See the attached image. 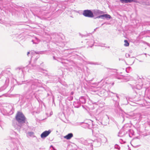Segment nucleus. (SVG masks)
Instances as JSON below:
<instances>
[{
    "label": "nucleus",
    "instance_id": "obj_1",
    "mask_svg": "<svg viewBox=\"0 0 150 150\" xmlns=\"http://www.w3.org/2000/svg\"><path fill=\"white\" fill-rule=\"evenodd\" d=\"M132 77L127 76V78L124 79L125 81H131L129 84L131 86L132 88H135L138 90L141 89L143 86V81L144 79L137 77V79L136 80H132Z\"/></svg>",
    "mask_w": 150,
    "mask_h": 150
},
{
    "label": "nucleus",
    "instance_id": "obj_2",
    "mask_svg": "<svg viewBox=\"0 0 150 150\" xmlns=\"http://www.w3.org/2000/svg\"><path fill=\"white\" fill-rule=\"evenodd\" d=\"M50 6H42L41 8L37 7L33 9V13L35 16L39 17L40 16L46 15V14L49 13Z\"/></svg>",
    "mask_w": 150,
    "mask_h": 150
},
{
    "label": "nucleus",
    "instance_id": "obj_3",
    "mask_svg": "<svg viewBox=\"0 0 150 150\" xmlns=\"http://www.w3.org/2000/svg\"><path fill=\"white\" fill-rule=\"evenodd\" d=\"M27 85L29 86L31 85V89L33 90L36 89L37 87H40L42 86L41 81L37 79L30 81L27 83Z\"/></svg>",
    "mask_w": 150,
    "mask_h": 150
},
{
    "label": "nucleus",
    "instance_id": "obj_4",
    "mask_svg": "<svg viewBox=\"0 0 150 150\" xmlns=\"http://www.w3.org/2000/svg\"><path fill=\"white\" fill-rule=\"evenodd\" d=\"M16 120L21 125L25 123L26 121V118L23 114L21 112H18L16 116Z\"/></svg>",
    "mask_w": 150,
    "mask_h": 150
},
{
    "label": "nucleus",
    "instance_id": "obj_5",
    "mask_svg": "<svg viewBox=\"0 0 150 150\" xmlns=\"http://www.w3.org/2000/svg\"><path fill=\"white\" fill-rule=\"evenodd\" d=\"M107 69L108 72L105 75L103 79L101 80V81L103 80L107 81V79L108 78L111 76V75H113L116 74L117 73V70L116 69L108 68Z\"/></svg>",
    "mask_w": 150,
    "mask_h": 150
},
{
    "label": "nucleus",
    "instance_id": "obj_6",
    "mask_svg": "<svg viewBox=\"0 0 150 150\" xmlns=\"http://www.w3.org/2000/svg\"><path fill=\"white\" fill-rule=\"evenodd\" d=\"M83 15L86 17L92 18L94 17V15L92 11L91 10H85L83 11Z\"/></svg>",
    "mask_w": 150,
    "mask_h": 150
},
{
    "label": "nucleus",
    "instance_id": "obj_7",
    "mask_svg": "<svg viewBox=\"0 0 150 150\" xmlns=\"http://www.w3.org/2000/svg\"><path fill=\"white\" fill-rule=\"evenodd\" d=\"M81 126L85 128H93V121L91 120H88V122L82 123Z\"/></svg>",
    "mask_w": 150,
    "mask_h": 150
},
{
    "label": "nucleus",
    "instance_id": "obj_8",
    "mask_svg": "<svg viewBox=\"0 0 150 150\" xmlns=\"http://www.w3.org/2000/svg\"><path fill=\"white\" fill-rule=\"evenodd\" d=\"M108 93L109 95H110V96H112V95L111 94H112L115 95L116 98H117V99L115 98H113V100L114 101H116V104H115L116 106H118L119 105V103L120 101V98L118 95L116 93H114L112 92H110V91H109L108 92Z\"/></svg>",
    "mask_w": 150,
    "mask_h": 150
},
{
    "label": "nucleus",
    "instance_id": "obj_9",
    "mask_svg": "<svg viewBox=\"0 0 150 150\" xmlns=\"http://www.w3.org/2000/svg\"><path fill=\"white\" fill-rule=\"evenodd\" d=\"M8 107V108H6V112L10 114H12L14 111L13 105L12 104H9Z\"/></svg>",
    "mask_w": 150,
    "mask_h": 150
},
{
    "label": "nucleus",
    "instance_id": "obj_10",
    "mask_svg": "<svg viewBox=\"0 0 150 150\" xmlns=\"http://www.w3.org/2000/svg\"><path fill=\"white\" fill-rule=\"evenodd\" d=\"M106 142L107 139L104 137H102L101 139L100 138H98L97 140V142L98 143L97 146H100L101 145V143H106Z\"/></svg>",
    "mask_w": 150,
    "mask_h": 150
},
{
    "label": "nucleus",
    "instance_id": "obj_11",
    "mask_svg": "<svg viewBox=\"0 0 150 150\" xmlns=\"http://www.w3.org/2000/svg\"><path fill=\"white\" fill-rule=\"evenodd\" d=\"M92 12L94 16V15L98 16L104 13V12L103 11L97 9L93 10Z\"/></svg>",
    "mask_w": 150,
    "mask_h": 150
},
{
    "label": "nucleus",
    "instance_id": "obj_12",
    "mask_svg": "<svg viewBox=\"0 0 150 150\" xmlns=\"http://www.w3.org/2000/svg\"><path fill=\"white\" fill-rule=\"evenodd\" d=\"M51 132H43L41 135V137L44 139Z\"/></svg>",
    "mask_w": 150,
    "mask_h": 150
},
{
    "label": "nucleus",
    "instance_id": "obj_13",
    "mask_svg": "<svg viewBox=\"0 0 150 150\" xmlns=\"http://www.w3.org/2000/svg\"><path fill=\"white\" fill-rule=\"evenodd\" d=\"M73 137V134L71 133H70L64 137V138L67 139H69Z\"/></svg>",
    "mask_w": 150,
    "mask_h": 150
},
{
    "label": "nucleus",
    "instance_id": "obj_14",
    "mask_svg": "<svg viewBox=\"0 0 150 150\" xmlns=\"http://www.w3.org/2000/svg\"><path fill=\"white\" fill-rule=\"evenodd\" d=\"M120 1L122 3L125 2L126 3H131L132 2H136L137 1V0H120Z\"/></svg>",
    "mask_w": 150,
    "mask_h": 150
},
{
    "label": "nucleus",
    "instance_id": "obj_15",
    "mask_svg": "<svg viewBox=\"0 0 150 150\" xmlns=\"http://www.w3.org/2000/svg\"><path fill=\"white\" fill-rule=\"evenodd\" d=\"M128 124H126L123 127V130L129 132L130 131V127H129L127 126Z\"/></svg>",
    "mask_w": 150,
    "mask_h": 150
},
{
    "label": "nucleus",
    "instance_id": "obj_16",
    "mask_svg": "<svg viewBox=\"0 0 150 150\" xmlns=\"http://www.w3.org/2000/svg\"><path fill=\"white\" fill-rule=\"evenodd\" d=\"M79 101L82 104L85 103H86V100L85 98L83 97H81L79 98Z\"/></svg>",
    "mask_w": 150,
    "mask_h": 150
},
{
    "label": "nucleus",
    "instance_id": "obj_17",
    "mask_svg": "<svg viewBox=\"0 0 150 150\" xmlns=\"http://www.w3.org/2000/svg\"><path fill=\"white\" fill-rule=\"evenodd\" d=\"M103 19H105V18L108 19H110L111 18V16L107 14H105L103 15Z\"/></svg>",
    "mask_w": 150,
    "mask_h": 150
},
{
    "label": "nucleus",
    "instance_id": "obj_18",
    "mask_svg": "<svg viewBox=\"0 0 150 150\" xmlns=\"http://www.w3.org/2000/svg\"><path fill=\"white\" fill-rule=\"evenodd\" d=\"M27 135L28 137H33L34 136V133L33 132H28L27 133Z\"/></svg>",
    "mask_w": 150,
    "mask_h": 150
},
{
    "label": "nucleus",
    "instance_id": "obj_19",
    "mask_svg": "<svg viewBox=\"0 0 150 150\" xmlns=\"http://www.w3.org/2000/svg\"><path fill=\"white\" fill-rule=\"evenodd\" d=\"M86 62L87 64H92V65H98L99 64L97 62H93L88 61V62Z\"/></svg>",
    "mask_w": 150,
    "mask_h": 150
},
{
    "label": "nucleus",
    "instance_id": "obj_20",
    "mask_svg": "<svg viewBox=\"0 0 150 150\" xmlns=\"http://www.w3.org/2000/svg\"><path fill=\"white\" fill-rule=\"evenodd\" d=\"M32 41L33 42V43L37 44L38 43L39 41L38 39L36 38H35V40H32Z\"/></svg>",
    "mask_w": 150,
    "mask_h": 150
},
{
    "label": "nucleus",
    "instance_id": "obj_21",
    "mask_svg": "<svg viewBox=\"0 0 150 150\" xmlns=\"http://www.w3.org/2000/svg\"><path fill=\"white\" fill-rule=\"evenodd\" d=\"M125 134L124 132H119L118 136L119 137H122Z\"/></svg>",
    "mask_w": 150,
    "mask_h": 150
},
{
    "label": "nucleus",
    "instance_id": "obj_22",
    "mask_svg": "<svg viewBox=\"0 0 150 150\" xmlns=\"http://www.w3.org/2000/svg\"><path fill=\"white\" fill-rule=\"evenodd\" d=\"M116 78L118 79H123V81H125V80H124V78H127V77H124V79H123V76H121V75H119V76H117L116 77Z\"/></svg>",
    "mask_w": 150,
    "mask_h": 150
},
{
    "label": "nucleus",
    "instance_id": "obj_23",
    "mask_svg": "<svg viewBox=\"0 0 150 150\" xmlns=\"http://www.w3.org/2000/svg\"><path fill=\"white\" fill-rule=\"evenodd\" d=\"M43 52H44L43 51H41V52H35L34 51H33V52H31V54H32V55L33 54H43Z\"/></svg>",
    "mask_w": 150,
    "mask_h": 150
},
{
    "label": "nucleus",
    "instance_id": "obj_24",
    "mask_svg": "<svg viewBox=\"0 0 150 150\" xmlns=\"http://www.w3.org/2000/svg\"><path fill=\"white\" fill-rule=\"evenodd\" d=\"M41 1L44 3H51L52 1L51 0H41Z\"/></svg>",
    "mask_w": 150,
    "mask_h": 150
},
{
    "label": "nucleus",
    "instance_id": "obj_25",
    "mask_svg": "<svg viewBox=\"0 0 150 150\" xmlns=\"http://www.w3.org/2000/svg\"><path fill=\"white\" fill-rule=\"evenodd\" d=\"M105 43H99L98 44V46H100L101 47H105Z\"/></svg>",
    "mask_w": 150,
    "mask_h": 150
},
{
    "label": "nucleus",
    "instance_id": "obj_26",
    "mask_svg": "<svg viewBox=\"0 0 150 150\" xmlns=\"http://www.w3.org/2000/svg\"><path fill=\"white\" fill-rule=\"evenodd\" d=\"M124 42H125V43L124 45L125 46L127 47L129 45V44L127 40H125Z\"/></svg>",
    "mask_w": 150,
    "mask_h": 150
},
{
    "label": "nucleus",
    "instance_id": "obj_27",
    "mask_svg": "<svg viewBox=\"0 0 150 150\" xmlns=\"http://www.w3.org/2000/svg\"><path fill=\"white\" fill-rule=\"evenodd\" d=\"M53 59H54L56 60L57 61H58L59 59H60L61 60H62H62L63 59L62 58H60L57 57V59H56L55 56H53Z\"/></svg>",
    "mask_w": 150,
    "mask_h": 150
},
{
    "label": "nucleus",
    "instance_id": "obj_28",
    "mask_svg": "<svg viewBox=\"0 0 150 150\" xmlns=\"http://www.w3.org/2000/svg\"><path fill=\"white\" fill-rule=\"evenodd\" d=\"M115 149H119L120 148V146L117 144H115Z\"/></svg>",
    "mask_w": 150,
    "mask_h": 150
},
{
    "label": "nucleus",
    "instance_id": "obj_29",
    "mask_svg": "<svg viewBox=\"0 0 150 150\" xmlns=\"http://www.w3.org/2000/svg\"><path fill=\"white\" fill-rule=\"evenodd\" d=\"M96 18H101L102 19H103V15L99 16H98Z\"/></svg>",
    "mask_w": 150,
    "mask_h": 150
},
{
    "label": "nucleus",
    "instance_id": "obj_30",
    "mask_svg": "<svg viewBox=\"0 0 150 150\" xmlns=\"http://www.w3.org/2000/svg\"><path fill=\"white\" fill-rule=\"evenodd\" d=\"M73 98V97L72 96H70L69 97H68V99L69 100H72Z\"/></svg>",
    "mask_w": 150,
    "mask_h": 150
},
{
    "label": "nucleus",
    "instance_id": "obj_31",
    "mask_svg": "<svg viewBox=\"0 0 150 150\" xmlns=\"http://www.w3.org/2000/svg\"><path fill=\"white\" fill-rule=\"evenodd\" d=\"M129 56H130V55L129 54H127V53L126 54H125V57H126L128 58V57H129Z\"/></svg>",
    "mask_w": 150,
    "mask_h": 150
},
{
    "label": "nucleus",
    "instance_id": "obj_32",
    "mask_svg": "<svg viewBox=\"0 0 150 150\" xmlns=\"http://www.w3.org/2000/svg\"><path fill=\"white\" fill-rule=\"evenodd\" d=\"M16 127L15 126V128L17 130H18V129H19L20 128V126H17V125H16Z\"/></svg>",
    "mask_w": 150,
    "mask_h": 150
},
{
    "label": "nucleus",
    "instance_id": "obj_33",
    "mask_svg": "<svg viewBox=\"0 0 150 150\" xmlns=\"http://www.w3.org/2000/svg\"><path fill=\"white\" fill-rule=\"evenodd\" d=\"M16 70H19L21 71L22 72L23 71V70L21 69L20 68H18L16 69Z\"/></svg>",
    "mask_w": 150,
    "mask_h": 150
},
{
    "label": "nucleus",
    "instance_id": "obj_34",
    "mask_svg": "<svg viewBox=\"0 0 150 150\" xmlns=\"http://www.w3.org/2000/svg\"><path fill=\"white\" fill-rule=\"evenodd\" d=\"M4 90V89H3V88H0V91H2Z\"/></svg>",
    "mask_w": 150,
    "mask_h": 150
},
{
    "label": "nucleus",
    "instance_id": "obj_35",
    "mask_svg": "<svg viewBox=\"0 0 150 150\" xmlns=\"http://www.w3.org/2000/svg\"><path fill=\"white\" fill-rule=\"evenodd\" d=\"M42 70H42V69H39V71H41Z\"/></svg>",
    "mask_w": 150,
    "mask_h": 150
},
{
    "label": "nucleus",
    "instance_id": "obj_36",
    "mask_svg": "<svg viewBox=\"0 0 150 150\" xmlns=\"http://www.w3.org/2000/svg\"><path fill=\"white\" fill-rule=\"evenodd\" d=\"M35 55H33L31 57V59H32L33 57L35 56Z\"/></svg>",
    "mask_w": 150,
    "mask_h": 150
},
{
    "label": "nucleus",
    "instance_id": "obj_37",
    "mask_svg": "<svg viewBox=\"0 0 150 150\" xmlns=\"http://www.w3.org/2000/svg\"><path fill=\"white\" fill-rule=\"evenodd\" d=\"M30 52H27V55H28V56H28V54H30Z\"/></svg>",
    "mask_w": 150,
    "mask_h": 150
},
{
    "label": "nucleus",
    "instance_id": "obj_38",
    "mask_svg": "<svg viewBox=\"0 0 150 150\" xmlns=\"http://www.w3.org/2000/svg\"><path fill=\"white\" fill-rule=\"evenodd\" d=\"M105 47L106 48H109L110 47V46L107 47V46H105Z\"/></svg>",
    "mask_w": 150,
    "mask_h": 150
},
{
    "label": "nucleus",
    "instance_id": "obj_39",
    "mask_svg": "<svg viewBox=\"0 0 150 150\" xmlns=\"http://www.w3.org/2000/svg\"><path fill=\"white\" fill-rule=\"evenodd\" d=\"M71 111L73 113H74V111L73 110H71Z\"/></svg>",
    "mask_w": 150,
    "mask_h": 150
},
{
    "label": "nucleus",
    "instance_id": "obj_40",
    "mask_svg": "<svg viewBox=\"0 0 150 150\" xmlns=\"http://www.w3.org/2000/svg\"><path fill=\"white\" fill-rule=\"evenodd\" d=\"M45 131H48V132H49V131H51V130H49L48 131H47V130H46Z\"/></svg>",
    "mask_w": 150,
    "mask_h": 150
},
{
    "label": "nucleus",
    "instance_id": "obj_41",
    "mask_svg": "<svg viewBox=\"0 0 150 150\" xmlns=\"http://www.w3.org/2000/svg\"><path fill=\"white\" fill-rule=\"evenodd\" d=\"M74 93L73 92H71V95H72Z\"/></svg>",
    "mask_w": 150,
    "mask_h": 150
},
{
    "label": "nucleus",
    "instance_id": "obj_42",
    "mask_svg": "<svg viewBox=\"0 0 150 150\" xmlns=\"http://www.w3.org/2000/svg\"><path fill=\"white\" fill-rule=\"evenodd\" d=\"M30 67V64H29L28 65V66L26 67L27 68V67Z\"/></svg>",
    "mask_w": 150,
    "mask_h": 150
},
{
    "label": "nucleus",
    "instance_id": "obj_43",
    "mask_svg": "<svg viewBox=\"0 0 150 150\" xmlns=\"http://www.w3.org/2000/svg\"><path fill=\"white\" fill-rule=\"evenodd\" d=\"M4 95L5 96H6V94H5L4 95Z\"/></svg>",
    "mask_w": 150,
    "mask_h": 150
},
{
    "label": "nucleus",
    "instance_id": "obj_44",
    "mask_svg": "<svg viewBox=\"0 0 150 150\" xmlns=\"http://www.w3.org/2000/svg\"><path fill=\"white\" fill-rule=\"evenodd\" d=\"M36 57H37V58H39V56H36Z\"/></svg>",
    "mask_w": 150,
    "mask_h": 150
},
{
    "label": "nucleus",
    "instance_id": "obj_45",
    "mask_svg": "<svg viewBox=\"0 0 150 150\" xmlns=\"http://www.w3.org/2000/svg\"><path fill=\"white\" fill-rule=\"evenodd\" d=\"M139 62H142V61L139 60Z\"/></svg>",
    "mask_w": 150,
    "mask_h": 150
},
{
    "label": "nucleus",
    "instance_id": "obj_46",
    "mask_svg": "<svg viewBox=\"0 0 150 150\" xmlns=\"http://www.w3.org/2000/svg\"><path fill=\"white\" fill-rule=\"evenodd\" d=\"M114 83H112V85H114Z\"/></svg>",
    "mask_w": 150,
    "mask_h": 150
},
{
    "label": "nucleus",
    "instance_id": "obj_47",
    "mask_svg": "<svg viewBox=\"0 0 150 150\" xmlns=\"http://www.w3.org/2000/svg\"><path fill=\"white\" fill-rule=\"evenodd\" d=\"M126 100H128V98H126Z\"/></svg>",
    "mask_w": 150,
    "mask_h": 150
},
{
    "label": "nucleus",
    "instance_id": "obj_48",
    "mask_svg": "<svg viewBox=\"0 0 150 150\" xmlns=\"http://www.w3.org/2000/svg\"><path fill=\"white\" fill-rule=\"evenodd\" d=\"M67 114H68V115H69V114H70V113H68Z\"/></svg>",
    "mask_w": 150,
    "mask_h": 150
},
{
    "label": "nucleus",
    "instance_id": "obj_49",
    "mask_svg": "<svg viewBox=\"0 0 150 150\" xmlns=\"http://www.w3.org/2000/svg\"><path fill=\"white\" fill-rule=\"evenodd\" d=\"M93 41H92V43H93Z\"/></svg>",
    "mask_w": 150,
    "mask_h": 150
},
{
    "label": "nucleus",
    "instance_id": "obj_50",
    "mask_svg": "<svg viewBox=\"0 0 150 150\" xmlns=\"http://www.w3.org/2000/svg\"><path fill=\"white\" fill-rule=\"evenodd\" d=\"M145 54V55H146V53H145V54Z\"/></svg>",
    "mask_w": 150,
    "mask_h": 150
},
{
    "label": "nucleus",
    "instance_id": "obj_51",
    "mask_svg": "<svg viewBox=\"0 0 150 150\" xmlns=\"http://www.w3.org/2000/svg\"><path fill=\"white\" fill-rule=\"evenodd\" d=\"M56 42H58V41H57Z\"/></svg>",
    "mask_w": 150,
    "mask_h": 150
}]
</instances>
